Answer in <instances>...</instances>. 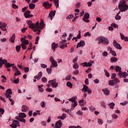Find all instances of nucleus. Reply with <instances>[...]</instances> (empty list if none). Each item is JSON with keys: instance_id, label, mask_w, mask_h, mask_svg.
<instances>
[{"instance_id": "603ef678", "label": "nucleus", "mask_w": 128, "mask_h": 128, "mask_svg": "<svg viewBox=\"0 0 128 128\" xmlns=\"http://www.w3.org/2000/svg\"><path fill=\"white\" fill-rule=\"evenodd\" d=\"M40 66H41L42 68H48V66H46V64H41Z\"/></svg>"}, {"instance_id": "e2e57ef3", "label": "nucleus", "mask_w": 128, "mask_h": 128, "mask_svg": "<svg viewBox=\"0 0 128 128\" xmlns=\"http://www.w3.org/2000/svg\"><path fill=\"white\" fill-rule=\"evenodd\" d=\"M118 118V116L116 114H113L112 115V118H113V120H116Z\"/></svg>"}, {"instance_id": "b1692460", "label": "nucleus", "mask_w": 128, "mask_h": 128, "mask_svg": "<svg viewBox=\"0 0 128 128\" xmlns=\"http://www.w3.org/2000/svg\"><path fill=\"white\" fill-rule=\"evenodd\" d=\"M14 40H16V34H12V36H11L10 38V42L14 44Z\"/></svg>"}, {"instance_id": "c85d7f7f", "label": "nucleus", "mask_w": 128, "mask_h": 128, "mask_svg": "<svg viewBox=\"0 0 128 128\" xmlns=\"http://www.w3.org/2000/svg\"><path fill=\"white\" fill-rule=\"evenodd\" d=\"M54 4L56 7V8H58V6H60V4H59L60 0H54Z\"/></svg>"}, {"instance_id": "680f3d73", "label": "nucleus", "mask_w": 128, "mask_h": 128, "mask_svg": "<svg viewBox=\"0 0 128 128\" xmlns=\"http://www.w3.org/2000/svg\"><path fill=\"white\" fill-rule=\"evenodd\" d=\"M108 52H104L102 54V56H104V58H106V56H108Z\"/></svg>"}, {"instance_id": "c756f323", "label": "nucleus", "mask_w": 128, "mask_h": 128, "mask_svg": "<svg viewBox=\"0 0 128 128\" xmlns=\"http://www.w3.org/2000/svg\"><path fill=\"white\" fill-rule=\"evenodd\" d=\"M18 116L20 118H26V114L24 113H20L18 114Z\"/></svg>"}, {"instance_id": "4be33fe9", "label": "nucleus", "mask_w": 128, "mask_h": 128, "mask_svg": "<svg viewBox=\"0 0 128 128\" xmlns=\"http://www.w3.org/2000/svg\"><path fill=\"white\" fill-rule=\"evenodd\" d=\"M40 26L39 28H40V30H44V20H41L40 22Z\"/></svg>"}, {"instance_id": "774afa93", "label": "nucleus", "mask_w": 128, "mask_h": 128, "mask_svg": "<svg viewBox=\"0 0 128 128\" xmlns=\"http://www.w3.org/2000/svg\"><path fill=\"white\" fill-rule=\"evenodd\" d=\"M124 126L128 128V119H126L124 122Z\"/></svg>"}, {"instance_id": "13d9d810", "label": "nucleus", "mask_w": 128, "mask_h": 128, "mask_svg": "<svg viewBox=\"0 0 128 128\" xmlns=\"http://www.w3.org/2000/svg\"><path fill=\"white\" fill-rule=\"evenodd\" d=\"M38 90L40 92H44V88H40V86H38Z\"/></svg>"}, {"instance_id": "6ab92c4d", "label": "nucleus", "mask_w": 128, "mask_h": 128, "mask_svg": "<svg viewBox=\"0 0 128 128\" xmlns=\"http://www.w3.org/2000/svg\"><path fill=\"white\" fill-rule=\"evenodd\" d=\"M78 106V102L77 101H75L74 102H73L71 104V110H74V108H76V106Z\"/></svg>"}, {"instance_id": "e433bc0d", "label": "nucleus", "mask_w": 128, "mask_h": 128, "mask_svg": "<svg viewBox=\"0 0 128 128\" xmlns=\"http://www.w3.org/2000/svg\"><path fill=\"white\" fill-rule=\"evenodd\" d=\"M1 78L3 79L2 80V82H6V77L4 76H2Z\"/></svg>"}, {"instance_id": "412c9836", "label": "nucleus", "mask_w": 128, "mask_h": 128, "mask_svg": "<svg viewBox=\"0 0 128 128\" xmlns=\"http://www.w3.org/2000/svg\"><path fill=\"white\" fill-rule=\"evenodd\" d=\"M57 118H58V120H66V114L64 113L62 116H58Z\"/></svg>"}, {"instance_id": "a878e982", "label": "nucleus", "mask_w": 128, "mask_h": 128, "mask_svg": "<svg viewBox=\"0 0 128 128\" xmlns=\"http://www.w3.org/2000/svg\"><path fill=\"white\" fill-rule=\"evenodd\" d=\"M30 14V11L29 10H27L26 12H24V16H25L26 18H28V16Z\"/></svg>"}, {"instance_id": "8fccbe9b", "label": "nucleus", "mask_w": 128, "mask_h": 128, "mask_svg": "<svg viewBox=\"0 0 128 128\" xmlns=\"http://www.w3.org/2000/svg\"><path fill=\"white\" fill-rule=\"evenodd\" d=\"M68 128H82V126H69Z\"/></svg>"}, {"instance_id": "f3484780", "label": "nucleus", "mask_w": 128, "mask_h": 128, "mask_svg": "<svg viewBox=\"0 0 128 128\" xmlns=\"http://www.w3.org/2000/svg\"><path fill=\"white\" fill-rule=\"evenodd\" d=\"M86 46V42H84V41L81 40L78 44L76 48H80V46Z\"/></svg>"}, {"instance_id": "4c0bfd02", "label": "nucleus", "mask_w": 128, "mask_h": 128, "mask_svg": "<svg viewBox=\"0 0 128 128\" xmlns=\"http://www.w3.org/2000/svg\"><path fill=\"white\" fill-rule=\"evenodd\" d=\"M76 97H74L72 98H69L68 100L69 102H76Z\"/></svg>"}, {"instance_id": "f257e3e1", "label": "nucleus", "mask_w": 128, "mask_h": 128, "mask_svg": "<svg viewBox=\"0 0 128 128\" xmlns=\"http://www.w3.org/2000/svg\"><path fill=\"white\" fill-rule=\"evenodd\" d=\"M120 4H118V8L120 10V12H118L116 14L119 15L120 12H126L128 10V6L126 4V0H122L120 2Z\"/></svg>"}, {"instance_id": "9d476101", "label": "nucleus", "mask_w": 128, "mask_h": 128, "mask_svg": "<svg viewBox=\"0 0 128 128\" xmlns=\"http://www.w3.org/2000/svg\"><path fill=\"white\" fill-rule=\"evenodd\" d=\"M113 44L116 48L117 50H122V46H120V44L116 40H114Z\"/></svg>"}, {"instance_id": "3c124183", "label": "nucleus", "mask_w": 128, "mask_h": 128, "mask_svg": "<svg viewBox=\"0 0 128 128\" xmlns=\"http://www.w3.org/2000/svg\"><path fill=\"white\" fill-rule=\"evenodd\" d=\"M112 26L114 28H118V24H116L115 23H113L111 24Z\"/></svg>"}, {"instance_id": "1a4fd4ad", "label": "nucleus", "mask_w": 128, "mask_h": 128, "mask_svg": "<svg viewBox=\"0 0 128 128\" xmlns=\"http://www.w3.org/2000/svg\"><path fill=\"white\" fill-rule=\"evenodd\" d=\"M8 62V60L5 58H4L2 57L0 58V68H2L3 64H6Z\"/></svg>"}, {"instance_id": "69168bd1", "label": "nucleus", "mask_w": 128, "mask_h": 128, "mask_svg": "<svg viewBox=\"0 0 128 128\" xmlns=\"http://www.w3.org/2000/svg\"><path fill=\"white\" fill-rule=\"evenodd\" d=\"M74 18V15L72 14H70L69 15L68 17H66L67 20H72Z\"/></svg>"}, {"instance_id": "7c9ffc66", "label": "nucleus", "mask_w": 128, "mask_h": 128, "mask_svg": "<svg viewBox=\"0 0 128 128\" xmlns=\"http://www.w3.org/2000/svg\"><path fill=\"white\" fill-rule=\"evenodd\" d=\"M11 94H5V96H6V98H9V100L10 102H12V98H12V96H10Z\"/></svg>"}, {"instance_id": "2eb2a0df", "label": "nucleus", "mask_w": 128, "mask_h": 128, "mask_svg": "<svg viewBox=\"0 0 128 128\" xmlns=\"http://www.w3.org/2000/svg\"><path fill=\"white\" fill-rule=\"evenodd\" d=\"M42 72H40L38 73V75L34 76V78L37 80H40L42 78Z\"/></svg>"}, {"instance_id": "5fc2aeb1", "label": "nucleus", "mask_w": 128, "mask_h": 128, "mask_svg": "<svg viewBox=\"0 0 128 128\" xmlns=\"http://www.w3.org/2000/svg\"><path fill=\"white\" fill-rule=\"evenodd\" d=\"M12 70L14 72H18V68H16V66H13Z\"/></svg>"}, {"instance_id": "4468645a", "label": "nucleus", "mask_w": 128, "mask_h": 128, "mask_svg": "<svg viewBox=\"0 0 128 128\" xmlns=\"http://www.w3.org/2000/svg\"><path fill=\"white\" fill-rule=\"evenodd\" d=\"M62 126V120L57 121L56 123L55 128H60Z\"/></svg>"}, {"instance_id": "ddd939ff", "label": "nucleus", "mask_w": 128, "mask_h": 128, "mask_svg": "<svg viewBox=\"0 0 128 128\" xmlns=\"http://www.w3.org/2000/svg\"><path fill=\"white\" fill-rule=\"evenodd\" d=\"M58 48V44H56V42H53L52 44V50H53L54 52H56V48Z\"/></svg>"}, {"instance_id": "f8f14e48", "label": "nucleus", "mask_w": 128, "mask_h": 128, "mask_svg": "<svg viewBox=\"0 0 128 128\" xmlns=\"http://www.w3.org/2000/svg\"><path fill=\"white\" fill-rule=\"evenodd\" d=\"M20 124V122L16 120H14L12 122V124L10 125V126L12 128H18V124Z\"/></svg>"}, {"instance_id": "c03bdc74", "label": "nucleus", "mask_w": 128, "mask_h": 128, "mask_svg": "<svg viewBox=\"0 0 128 128\" xmlns=\"http://www.w3.org/2000/svg\"><path fill=\"white\" fill-rule=\"evenodd\" d=\"M22 74V73L20 71H17L14 74V76H20Z\"/></svg>"}, {"instance_id": "49530a36", "label": "nucleus", "mask_w": 128, "mask_h": 128, "mask_svg": "<svg viewBox=\"0 0 128 128\" xmlns=\"http://www.w3.org/2000/svg\"><path fill=\"white\" fill-rule=\"evenodd\" d=\"M4 110L0 108V118H2V114H4Z\"/></svg>"}, {"instance_id": "cd10ccee", "label": "nucleus", "mask_w": 128, "mask_h": 128, "mask_svg": "<svg viewBox=\"0 0 128 128\" xmlns=\"http://www.w3.org/2000/svg\"><path fill=\"white\" fill-rule=\"evenodd\" d=\"M56 10L52 11V10L50 14H49V16H50V18H54V16H56Z\"/></svg>"}, {"instance_id": "a19ab883", "label": "nucleus", "mask_w": 128, "mask_h": 128, "mask_svg": "<svg viewBox=\"0 0 128 128\" xmlns=\"http://www.w3.org/2000/svg\"><path fill=\"white\" fill-rule=\"evenodd\" d=\"M104 72L105 73V76H106L107 78H110V73L108 70H104Z\"/></svg>"}, {"instance_id": "864d4df0", "label": "nucleus", "mask_w": 128, "mask_h": 128, "mask_svg": "<svg viewBox=\"0 0 128 128\" xmlns=\"http://www.w3.org/2000/svg\"><path fill=\"white\" fill-rule=\"evenodd\" d=\"M38 40H40V36H37L36 38L35 44H38Z\"/></svg>"}, {"instance_id": "f704fd0d", "label": "nucleus", "mask_w": 128, "mask_h": 128, "mask_svg": "<svg viewBox=\"0 0 128 128\" xmlns=\"http://www.w3.org/2000/svg\"><path fill=\"white\" fill-rule=\"evenodd\" d=\"M117 60H118V58L116 57H112L110 58V61L112 62H116Z\"/></svg>"}, {"instance_id": "6e6552de", "label": "nucleus", "mask_w": 128, "mask_h": 128, "mask_svg": "<svg viewBox=\"0 0 128 128\" xmlns=\"http://www.w3.org/2000/svg\"><path fill=\"white\" fill-rule=\"evenodd\" d=\"M88 18H90V14L86 12L82 18V20L85 22H90V20H88Z\"/></svg>"}, {"instance_id": "37998d69", "label": "nucleus", "mask_w": 128, "mask_h": 128, "mask_svg": "<svg viewBox=\"0 0 128 128\" xmlns=\"http://www.w3.org/2000/svg\"><path fill=\"white\" fill-rule=\"evenodd\" d=\"M121 19H122V16H120L118 15V14L116 16L115 20H120Z\"/></svg>"}, {"instance_id": "0eeeda50", "label": "nucleus", "mask_w": 128, "mask_h": 128, "mask_svg": "<svg viewBox=\"0 0 128 128\" xmlns=\"http://www.w3.org/2000/svg\"><path fill=\"white\" fill-rule=\"evenodd\" d=\"M118 82H120V80H118V78H115L113 80H109L108 84H109V86H114V84H118Z\"/></svg>"}, {"instance_id": "473e14b6", "label": "nucleus", "mask_w": 128, "mask_h": 128, "mask_svg": "<svg viewBox=\"0 0 128 128\" xmlns=\"http://www.w3.org/2000/svg\"><path fill=\"white\" fill-rule=\"evenodd\" d=\"M114 106H116V104L114 102H111L108 104V106L110 107V108H111V110H114Z\"/></svg>"}, {"instance_id": "dca6fc26", "label": "nucleus", "mask_w": 128, "mask_h": 128, "mask_svg": "<svg viewBox=\"0 0 128 128\" xmlns=\"http://www.w3.org/2000/svg\"><path fill=\"white\" fill-rule=\"evenodd\" d=\"M59 46H60V48H62V50H64V48H68V44L62 43V42H60L59 43Z\"/></svg>"}, {"instance_id": "f03ea898", "label": "nucleus", "mask_w": 128, "mask_h": 128, "mask_svg": "<svg viewBox=\"0 0 128 128\" xmlns=\"http://www.w3.org/2000/svg\"><path fill=\"white\" fill-rule=\"evenodd\" d=\"M114 70L116 72H118V76H120V78H126V76H128V74L126 72H122V68H120V66H117L114 67Z\"/></svg>"}, {"instance_id": "0e129e2a", "label": "nucleus", "mask_w": 128, "mask_h": 128, "mask_svg": "<svg viewBox=\"0 0 128 128\" xmlns=\"http://www.w3.org/2000/svg\"><path fill=\"white\" fill-rule=\"evenodd\" d=\"M40 106L42 108H46V103L44 102H42L40 103Z\"/></svg>"}, {"instance_id": "72a5a7b5", "label": "nucleus", "mask_w": 128, "mask_h": 128, "mask_svg": "<svg viewBox=\"0 0 128 128\" xmlns=\"http://www.w3.org/2000/svg\"><path fill=\"white\" fill-rule=\"evenodd\" d=\"M40 28H34L33 29V32H37L38 34H40Z\"/></svg>"}, {"instance_id": "4d7b16f0", "label": "nucleus", "mask_w": 128, "mask_h": 128, "mask_svg": "<svg viewBox=\"0 0 128 128\" xmlns=\"http://www.w3.org/2000/svg\"><path fill=\"white\" fill-rule=\"evenodd\" d=\"M110 54H112V56H116V52L114 50L110 52Z\"/></svg>"}, {"instance_id": "20e7f679", "label": "nucleus", "mask_w": 128, "mask_h": 128, "mask_svg": "<svg viewBox=\"0 0 128 128\" xmlns=\"http://www.w3.org/2000/svg\"><path fill=\"white\" fill-rule=\"evenodd\" d=\"M97 40H99V42L98 43V44H109L108 40V38H106V37H98L97 38Z\"/></svg>"}, {"instance_id": "052dcab7", "label": "nucleus", "mask_w": 128, "mask_h": 128, "mask_svg": "<svg viewBox=\"0 0 128 128\" xmlns=\"http://www.w3.org/2000/svg\"><path fill=\"white\" fill-rule=\"evenodd\" d=\"M98 124H104V121H102V120L99 118L98 119Z\"/></svg>"}, {"instance_id": "79ce46f5", "label": "nucleus", "mask_w": 128, "mask_h": 128, "mask_svg": "<svg viewBox=\"0 0 128 128\" xmlns=\"http://www.w3.org/2000/svg\"><path fill=\"white\" fill-rule=\"evenodd\" d=\"M66 86L68 88H72V82H67Z\"/></svg>"}, {"instance_id": "c9c22d12", "label": "nucleus", "mask_w": 128, "mask_h": 128, "mask_svg": "<svg viewBox=\"0 0 128 128\" xmlns=\"http://www.w3.org/2000/svg\"><path fill=\"white\" fill-rule=\"evenodd\" d=\"M100 106L103 108H106V102H104V101H102L100 103Z\"/></svg>"}, {"instance_id": "338daca9", "label": "nucleus", "mask_w": 128, "mask_h": 128, "mask_svg": "<svg viewBox=\"0 0 128 128\" xmlns=\"http://www.w3.org/2000/svg\"><path fill=\"white\" fill-rule=\"evenodd\" d=\"M90 36V33L89 32H87L84 34V36Z\"/></svg>"}, {"instance_id": "393cba45", "label": "nucleus", "mask_w": 128, "mask_h": 128, "mask_svg": "<svg viewBox=\"0 0 128 128\" xmlns=\"http://www.w3.org/2000/svg\"><path fill=\"white\" fill-rule=\"evenodd\" d=\"M4 66L6 68H12V66H14V64H10L7 62L6 63Z\"/></svg>"}, {"instance_id": "aec40b11", "label": "nucleus", "mask_w": 128, "mask_h": 128, "mask_svg": "<svg viewBox=\"0 0 128 128\" xmlns=\"http://www.w3.org/2000/svg\"><path fill=\"white\" fill-rule=\"evenodd\" d=\"M28 112V107L26 105H23L22 106V112Z\"/></svg>"}, {"instance_id": "a18cd8bd", "label": "nucleus", "mask_w": 128, "mask_h": 128, "mask_svg": "<svg viewBox=\"0 0 128 128\" xmlns=\"http://www.w3.org/2000/svg\"><path fill=\"white\" fill-rule=\"evenodd\" d=\"M52 68H50H50H46V72L48 74H52Z\"/></svg>"}, {"instance_id": "6e6d98bb", "label": "nucleus", "mask_w": 128, "mask_h": 128, "mask_svg": "<svg viewBox=\"0 0 128 128\" xmlns=\"http://www.w3.org/2000/svg\"><path fill=\"white\" fill-rule=\"evenodd\" d=\"M6 28V23L2 24V25L0 26V28Z\"/></svg>"}, {"instance_id": "7ed1b4c3", "label": "nucleus", "mask_w": 128, "mask_h": 128, "mask_svg": "<svg viewBox=\"0 0 128 128\" xmlns=\"http://www.w3.org/2000/svg\"><path fill=\"white\" fill-rule=\"evenodd\" d=\"M26 24L28 25L29 28L31 30H34V28H40V23L38 22H36V24L32 23V21L30 20H27L26 21Z\"/></svg>"}, {"instance_id": "5701e85b", "label": "nucleus", "mask_w": 128, "mask_h": 128, "mask_svg": "<svg viewBox=\"0 0 128 128\" xmlns=\"http://www.w3.org/2000/svg\"><path fill=\"white\" fill-rule=\"evenodd\" d=\"M102 91L104 93V94H105L106 96L110 95V90H108V88L102 89Z\"/></svg>"}, {"instance_id": "2f4dec72", "label": "nucleus", "mask_w": 128, "mask_h": 128, "mask_svg": "<svg viewBox=\"0 0 128 128\" xmlns=\"http://www.w3.org/2000/svg\"><path fill=\"white\" fill-rule=\"evenodd\" d=\"M29 8L30 10H34L36 8V4L32 3H30L29 4Z\"/></svg>"}, {"instance_id": "ea45409f", "label": "nucleus", "mask_w": 128, "mask_h": 128, "mask_svg": "<svg viewBox=\"0 0 128 128\" xmlns=\"http://www.w3.org/2000/svg\"><path fill=\"white\" fill-rule=\"evenodd\" d=\"M16 52H20V45L16 46Z\"/></svg>"}, {"instance_id": "58836bf2", "label": "nucleus", "mask_w": 128, "mask_h": 128, "mask_svg": "<svg viewBox=\"0 0 128 128\" xmlns=\"http://www.w3.org/2000/svg\"><path fill=\"white\" fill-rule=\"evenodd\" d=\"M6 94H12V89L10 88L6 90Z\"/></svg>"}, {"instance_id": "39448f33", "label": "nucleus", "mask_w": 128, "mask_h": 128, "mask_svg": "<svg viewBox=\"0 0 128 128\" xmlns=\"http://www.w3.org/2000/svg\"><path fill=\"white\" fill-rule=\"evenodd\" d=\"M48 84H50L54 88H56L58 86V84L56 82V79H54L48 81Z\"/></svg>"}, {"instance_id": "09e8293b", "label": "nucleus", "mask_w": 128, "mask_h": 128, "mask_svg": "<svg viewBox=\"0 0 128 128\" xmlns=\"http://www.w3.org/2000/svg\"><path fill=\"white\" fill-rule=\"evenodd\" d=\"M12 8H14V10H16V9L18 8V6L14 4H12Z\"/></svg>"}, {"instance_id": "bf43d9fd", "label": "nucleus", "mask_w": 128, "mask_h": 128, "mask_svg": "<svg viewBox=\"0 0 128 128\" xmlns=\"http://www.w3.org/2000/svg\"><path fill=\"white\" fill-rule=\"evenodd\" d=\"M84 100H81L80 101L78 102L80 106H84V104L82 103L84 102Z\"/></svg>"}, {"instance_id": "423d86ee", "label": "nucleus", "mask_w": 128, "mask_h": 128, "mask_svg": "<svg viewBox=\"0 0 128 128\" xmlns=\"http://www.w3.org/2000/svg\"><path fill=\"white\" fill-rule=\"evenodd\" d=\"M50 62L52 63V65L50 66V68H56V66H58V63L56 62V60H54V57L50 56Z\"/></svg>"}, {"instance_id": "bb28decb", "label": "nucleus", "mask_w": 128, "mask_h": 128, "mask_svg": "<svg viewBox=\"0 0 128 128\" xmlns=\"http://www.w3.org/2000/svg\"><path fill=\"white\" fill-rule=\"evenodd\" d=\"M88 89H89L88 86L84 85V87L82 88V90H83V92H88Z\"/></svg>"}, {"instance_id": "de8ad7c7", "label": "nucleus", "mask_w": 128, "mask_h": 128, "mask_svg": "<svg viewBox=\"0 0 128 128\" xmlns=\"http://www.w3.org/2000/svg\"><path fill=\"white\" fill-rule=\"evenodd\" d=\"M73 68H74V70H77V68H78V63H75L73 64Z\"/></svg>"}, {"instance_id": "a211bd4d", "label": "nucleus", "mask_w": 128, "mask_h": 128, "mask_svg": "<svg viewBox=\"0 0 128 128\" xmlns=\"http://www.w3.org/2000/svg\"><path fill=\"white\" fill-rule=\"evenodd\" d=\"M81 66L84 67L86 66V68H88L90 66H92V63L90 62L88 63L86 62H84L81 64Z\"/></svg>"}, {"instance_id": "9b49d317", "label": "nucleus", "mask_w": 128, "mask_h": 128, "mask_svg": "<svg viewBox=\"0 0 128 128\" xmlns=\"http://www.w3.org/2000/svg\"><path fill=\"white\" fill-rule=\"evenodd\" d=\"M52 4L48 3V2H44L42 3V6L44 7V8L48 10V8H50L52 6Z\"/></svg>"}]
</instances>
